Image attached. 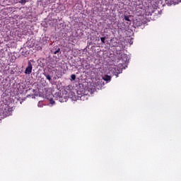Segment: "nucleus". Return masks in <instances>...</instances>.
<instances>
[{
	"instance_id": "1",
	"label": "nucleus",
	"mask_w": 181,
	"mask_h": 181,
	"mask_svg": "<svg viewBox=\"0 0 181 181\" xmlns=\"http://www.w3.org/2000/svg\"><path fill=\"white\" fill-rule=\"evenodd\" d=\"M55 97L60 103H66L69 100V95H67V91L62 90V92H59L55 94Z\"/></svg>"
},
{
	"instance_id": "2",
	"label": "nucleus",
	"mask_w": 181,
	"mask_h": 181,
	"mask_svg": "<svg viewBox=\"0 0 181 181\" xmlns=\"http://www.w3.org/2000/svg\"><path fill=\"white\" fill-rule=\"evenodd\" d=\"M33 69V66L32 65V62L30 61L28 62V66L25 68V74H30L32 73V69Z\"/></svg>"
},
{
	"instance_id": "3",
	"label": "nucleus",
	"mask_w": 181,
	"mask_h": 181,
	"mask_svg": "<svg viewBox=\"0 0 181 181\" xmlns=\"http://www.w3.org/2000/svg\"><path fill=\"white\" fill-rule=\"evenodd\" d=\"M103 80H105V81H111V76H110L108 75H105L103 77Z\"/></svg>"
},
{
	"instance_id": "4",
	"label": "nucleus",
	"mask_w": 181,
	"mask_h": 181,
	"mask_svg": "<svg viewBox=\"0 0 181 181\" xmlns=\"http://www.w3.org/2000/svg\"><path fill=\"white\" fill-rule=\"evenodd\" d=\"M80 99L82 101H84L85 100H88V98L87 97V95H81V96L80 97Z\"/></svg>"
},
{
	"instance_id": "5",
	"label": "nucleus",
	"mask_w": 181,
	"mask_h": 181,
	"mask_svg": "<svg viewBox=\"0 0 181 181\" xmlns=\"http://www.w3.org/2000/svg\"><path fill=\"white\" fill-rule=\"evenodd\" d=\"M56 66H57V61H54L53 63H51V67L52 69H54V67H56Z\"/></svg>"
},
{
	"instance_id": "6",
	"label": "nucleus",
	"mask_w": 181,
	"mask_h": 181,
	"mask_svg": "<svg viewBox=\"0 0 181 181\" xmlns=\"http://www.w3.org/2000/svg\"><path fill=\"white\" fill-rule=\"evenodd\" d=\"M129 16H124V21H127V22H131V20L129 19Z\"/></svg>"
},
{
	"instance_id": "7",
	"label": "nucleus",
	"mask_w": 181,
	"mask_h": 181,
	"mask_svg": "<svg viewBox=\"0 0 181 181\" xmlns=\"http://www.w3.org/2000/svg\"><path fill=\"white\" fill-rule=\"evenodd\" d=\"M45 76L46 77L47 80H49V81H52V76L49 74H45Z\"/></svg>"
},
{
	"instance_id": "8",
	"label": "nucleus",
	"mask_w": 181,
	"mask_h": 181,
	"mask_svg": "<svg viewBox=\"0 0 181 181\" xmlns=\"http://www.w3.org/2000/svg\"><path fill=\"white\" fill-rule=\"evenodd\" d=\"M37 107H39L40 108H42V107H43V102L39 101L37 103Z\"/></svg>"
},
{
	"instance_id": "9",
	"label": "nucleus",
	"mask_w": 181,
	"mask_h": 181,
	"mask_svg": "<svg viewBox=\"0 0 181 181\" xmlns=\"http://www.w3.org/2000/svg\"><path fill=\"white\" fill-rule=\"evenodd\" d=\"M71 80H72L73 81H74V80H76V75L75 74H71Z\"/></svg>"
},
{
	"instance_id": "10",
	"label": "nucleus",
	"mask_w": 181,
	"mask_h": 181,
	"mask_svg": "<svg viewBox=\"0 0 181 181\" xmlns=\"http://www.w3.org/2000/svg\"><path fill=\"white\" fill-rule=\"evenodd\" d=\"M19 4H21V5H25L26 4V0H21Z\"/></svg>"
},
{
	"instance_id": "11",
	"label": "nucleus",
	"mask_w": 181,
	"mask_h": 181,
	"mask_svg": "<svg viewBox=\"0 0 181 181\" xmlns=\"http://www.w3.org/2000/svg\"><path fill=\"white\" fill-rule=\"evenodd\" d=\"M181 2V0H173V4H179Z\"/></svg>"
},
{
	"instance_id": "12",
	"label": "nucleus",
	"mask_w": 181,
	"mask_h": 181,
	"mask_svg": "<svg viewBox=\"0 0 181 181\" xmlns=\"http://www.w3.org/2000/svg\"><path fill=\"white\" fill-rule=\"evenodd\" d=\"M100 40H101L102 43H105V37H100Z\"/></svg>"
},
{
	"instance_id": "13",
	"label": "nucleus",
	"mask_w": 181,
	"mask_h": 181,
	"mask_svg": "<svg viewBox=\"0 0 181 181\" xmlns=\"http://www.w3.org/2000/svg\"><path fill=\"white\" fill-rule=\"evenodd\" d=\"M54 103H55V102L53 99L49 100V104H51L52 105H54Z\"/></svg>"
},
{
	"instance_id": "14",
	"label": "nucleus",
	"mask_w": 181,
	"mask_h": 181,
	"mask_svg": "<svg viewBox=\"0 0 181 181\" xmlns=\"http://www.w3.org/2000/svg\"><path fill=\"white\" fill-rule=\"evenodd\" d=\"M59 52H60V48H58L57 50L54 52V54H57V53H59Z\"/></svg>"
}]
</instances>
